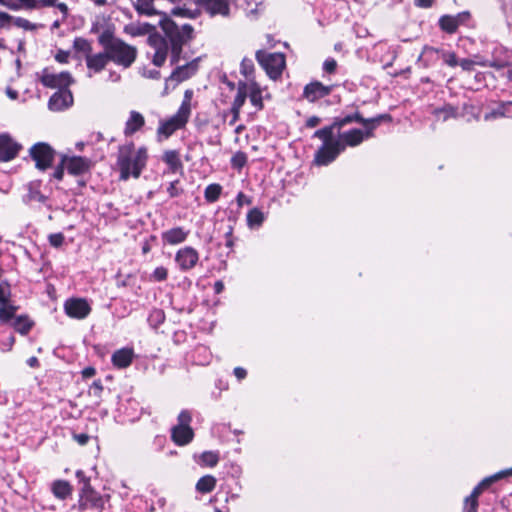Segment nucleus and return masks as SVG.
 I'll use <instances>...</instances> for the list:
<instances>
[{
	"label": "nucleus",
	"mask_w": 512,
	"mask_h": 512,
	"mask_svg": "<svg viewBox=\"0 0 512 512\" xmlns=\"http://www.w3.org/2000/svg\"><path fill=\"white\" fill-rule=\"evenodd\" d=\"M159 26L165 34L164 37L155 31V26L147 22H131L124 26L123 31L131 37L149 35L148 44L154 49L152 62L155 66L161 67L168 55L171 64H177L183 46L193 38L194 29L190 24L178 26L165 13L159 21Z\"/></svg>",
	"instance_id": "f257e3e1"
},
{
	"label": "nucleus",
	"mask_w": 512,
	"mask_h": 512,
	"mask_svg": "<svg viewBox=\"0 0 512 512\" xmlns=\"http://www.w3.org/2000/svg\"><path fill=\"white\" fill-rule=\"evenodd\" d=\"M384 120H391V117L387 114L379 115L367 119V121H365L364 130L357 128L343 132L339 130V132L331 133V137L319 138L322 141V145L315 153V164L318 166H326L333 162L346 147H356L365 139L373 137L374 130Z\"/></svg>",
	"instance_id": "f03ea898"
},
{
	"label": "nucleus",
	"mask_w": 512,
	"mask_h": 512,
	"mask_svg": "<svg viewBox=\"0 0 512 512\" xmlns=\"http://www.w3.org/2000/svg\"><path fill=\"white\" fill-rule=\"evenodd\" d=\"M148 160L147 148L142 146L135 148L131 142L119 148L117 165L120 171V179L128 180L130 177L139 178Z\"/></svg>",
	"instance_id": "7ed1b4c3"
},
{
	"label": "nucleus",
	"mask_w": 512,
	"mask_h": 512,
	"mask_svg": "<svg viewBox=\"0 0 512 512\" xmlns=\"http://www.w3.org/2000/svg\"><path fill=\"white\" fill-rule=\"evenodd\" d=\"M193 92L186 90L183 101L177 112L167 120L160 121L157 129V140L159 142L168 139L174 132L186 126L191 115V99Z\"/></svg>",
	"instance_id": "20e7f679"
},
{
	"label": "nucleus",
	"mask_w": 512,
	"mask_h": 512,
	"mask_svg": "<svg viewBox=\"0 0 512 512\" xmlns=\"http://www.w3.org/2000/svg\"><path fill=\"white\" fill-rule=\"evenodd\" d=\"M107 54L110 61L123 68H129L136 60L137 49L120 40L108 47Z\"/></svg>",
	"instance_id": "39448f33"
},
{
	"label": "nucleus",
	"mask_w": 512,
	"mask_h": 512,
	"mask_svg": "<svg viewBox=\"0 0 512 512\" xmlns=\"http://www.w3.org/2000/svg\"><path fill=\"white\" fill-rule=\"evenodd\" d=\"M192 415L188 410H182L177 417V424L171 429V439L178 446L189 444L194 438L190 424Z\"/></svg>",
	"instance_id": "423d86ee"
},
{
	"label": "nucleus",
	"mask_w": 512,
	"mask_h": 512,
	"mask_svg": "<svg viewBox=\"0 0 512 512\" xmlns=\"http://www.w3.org/2000/svg\"><path fill=\"white\" fill-rule=\"evenodd\" d=\"M256 59L271 79H277L285 68V57L282 53L259 50L256 52Z\"/></svg>",
	"instance_id": "0eeeda50"
},
{
	"label": "nucleus",
	"mask_w": 512,
	"mask_h": 512,
	"mask_svg": "<svg viewBox=\"0 0 512 512\" xmlns=\"http://www.w3.org/2000/svg\"><path fill=\"white\" fill-rule=\"evenodd\" d=\"M106 498L96 491L90 485V482H84V486L79 495V509L100 511L104 507Z\"/></svg>",
	"instance_id": "6e6552de"
},
{
	"label": "nucleus",
	"mask_w": 512,
	"mask_h": 512,
	"mask_svg": "<svg viewBox=\"0 0 512 512\" xmlns=\"http://www.w3.org/2000/svg\"><path fill=\"white\" fill-rule=\"evenodd\" d=\"M365 121H367V119L363 118L359 113L347 115L343 118L335 119L331 125L315 131L313 136L316 138H328L331 137V133L339 132V130L349 123L358 122L365 126Z\"/></svg>",
	"instance_id": "1a4fd4ad"
},
{
	"label": "nucleus",
	"mask_w": 512,
	"mask_h": 512,
	"mask_svg": "<svg viewBox=\"0 0 512 512\" xmlns=\"http://www.w3.org/2000/svg\"><path fill=\"white\" fill-rule=\"evenodd\" d=\"M30 155L39 170H46L53 162L54 150L46 143H37L31 147Z\"/></svg>",
	"instance_id": "9d476101"
},
{
	"label": "nucleus",
	"mask_w": 512,
	"mask_h": 512,
	"mask_svg": "<svg viewBox=\"0 0 512 512\" xmlns=\"http://www.w3.org/2000/svg\"><path fill=\"white\" fill-rule=\"evenodd\" d=\"M41 82L48 88L67 90L68 86L72 83V77L68 72L55 73L46 68L42 71Z\"/></svg>",
	"instance_id": "9b49d317"
},
{
	"label": "nucleus",
	"mask_w": 512,
	"mask_h": 512,
	"mask_svg": "<svg viewBox=\"0 0 512 512\" xmlns=\"http://www.w3.org/2000/svg\"><path fill=\"white\" fill-rule=\"evenodd\" d=\"M199 261L198 251L191 247L185 246L179 249L175 254V262L181 271H189L193 269Z\"/></svg>",
	"instance_id": "f8f14e48"
},
{
	"label": "nucleus",
	"mask_w": 512,
	"mask_h": 512,
	"mask_svg": "<svg viewBox=\"0 0 512 512\" xmlns=\"http://www.w3.org/2000/svg\"><path fill=\"white\" fill-rule=\"evenodd\" d=\"M62 165L65 167L69 174L79 176L90 170L92 162L86 157L63 156Z\"/></svg>",
	"instance_id": "ddd939ff"
},
{
	"label": "nucleus",
	"mask_w": 512,
	"mask_h": 512,
	"mask_svg": "<svg viewBox=\"0 0 512 512\" xmlns=\"http://www.w3.org/2000/svg\"><path fill=\"white\" fill-rule=\"evenodd\" d=\"M65 313L75 319H84L91 312V307L85 299L72 298L64 304Z\"/></svg>",
	"instance_id": "4468645a"
},
{
	"label": "nucleus",
	"mask_w": 512,
	"mask_h": 512,
	"mask_svg": "<svg viewBox=\"0 0 512 512\" xmlns=\"http://www.w3.org/2000/svg\"><path fill=\"white\" fill-rule=\"evenodd\" d=\"M470 18V13L465 11L458 13L455 16L444 15L439 20V25L442 30L447 33L456 32L459 25L464 24Z\"/></svg>",
	"instance_id": "2eb2a0df"
},
{
	"label": "nucleus",
	"mask_w": 512,
	"mask_h": 512,
	"mask_svg": "<svg viewBox=\"0 0 512 512\" xmlns=\"http://www.w3.org/2000/svg\"><path fill=\"white\" fill-rule=\"evenodd\" d=\"M73 103L70 90H58L49 99L48 107L51 111H62Z\"/></svg>",
	"instance_id": "dca6fc26"
},
{
	"label": "nucleus",
	"mask_w": 512,
	"mask_h": 512,
	"mask_svg": "<svg viewBox=\"0 0 512 512\" xmlns=\"http://www.w3.org/2000/svg\"><path fill=\"white\" fill-rule=\"evenodd\" d=\"M199 58L194 59L184 65H180L171 73L169 80L180 83L192 77L198 70Z\"/></svg>",
	"instance_id": "f3484780"
},
{
	"label": "nucleus",
	"mask_w": 512,
	"mask_h": 512,
	"mask_svg": "<svg viewBox=\"0 0 512 512\" xmlns=\"http://www.w3.org/2000/svg\"><path fill=\"white\" fill-rule=\"evenodd\" d=\"M20 145L13 141L8 135L0 136V161L7 162L15 158L19 152Z\"/></svg>",
	"instance_id": "a211bd4d"
},
{
	"label": "nucleus",
	"mask_w": 512,
	"mask_h": 512,
	"mask_svg": "<svg viewBox=\"0 0 512 512\" xmlns=\"http://www.w3.org/2000/svg\"><path fill=\"white\" fill-rule=\"evenodd\" d=\"M331 92V86H325L321 82H311L307 84L304 88L303 96L309 102H315L327 95Z\"/></svg>",
	"instance_id": "6ab92c4d"
},
{
	"label": "nucleus",
	"mask_w": 512,
	"mask_h": 512,
	"mask_svg": "<svg viewBox=\"0 0 512 512\" xmlns=\"http://www.w3.org/2000/svg\"><path fill=\"white\" fill-rule=\"evenodd\" d=\"M189 234V230H185L182 227H173L164 231L161 234V239L164 244L178 245L185 242Z\"/></svg>",
	"instance_id": "aec40b11"
},
{
	"label": "nucleus",
	"mask_w": 512,
	"mask_h": 512,
	"mask_svg": "<svg viewBox=\"0 0 512 512\" xmlns=\"http://www.w3.org/2000/svg\"><path fill=\"white\" fill-rule=\"evenodd\" d=\"M200 5L212 16L214 15H229V2L231 0H199Z\"/></svg>",
	"instance_id": "412c9836"
},
{
	"label": "nucleus",
	"mask_w": 512,
	"mask_h": 512,
	"mask_svg": "<svg viewBox=\"0 0 512 512\" xmlns=\"http://www.w3.org/2000/svg\"><path fill=\"white\" fill-rule=\"evenodd\" d=\"M133 357L134 352L132 349L122 348L113 353L111 360L115 367L123 369L132 363Z\"/></svg>",
	"instance_id": "4be33fe9"
},
{
	"label": "nucleus",
	"mask_w": 512,
	"mask_h": 512,
	"mask_svg": "<svg viewBox=\"0 0 512 512\" xmlns=\"http://www.w3.org/2000/svg\"><path fill=\"white\" fill-rule=\"evenodd\" d=\"M144 124V116L137 111H131L125 124L124 134L126 136H131L139 131L144 126Z\"/></svg>",
	"instance_id": "5701e85b"
},
{
	"label": "nucleus",
	"mask_w": 512,
	"mask_h": 512,
	"mask_svg": "<svg viewBox=\"0 0 512 512\" xmlns=\"http://www.w3.org/2000/svg\"><path fill=\"white\" fill-rule=\"evenodd\" d=\"M109 60L108 54L106 51L103 53H98L94 55H88L86 57V64L88 69L93 70L95 72H100L105 68Z\"/></svg>",
	"instance_id": "b1692460"
},
{
	"label": "nucleus",
	"mask_w": 512,
	"mask_h": 512,
	"mask_svg": "<svg viewBox=\"0 0 512 512\" xmlns=\"http://www.w3.org/2000/svg\"><path fill=\"white\" fill-rule=\"evenodd\" d=\"M262 93L263 90L255 81H248V98L257 110L263 109Z\"/></svg>",
	"instance_id": "393cba45"
},
{
	"label": "nucleus",
	"mask_w": 512,
	"mask_h": 512,
	"mask_svg": "<svg viewBox=\"0 0 512 512\" xmlns=\"http://www.w3.org/2000/svg\"><path fill=\"white\" fill-rule=\"evenodd\" d=\"M248 98V81H240L237 86V93L232 103V110L237 113V110H241L246 99Z\"/></svg>",
	"instance_id": "a878e982"
},
{
	"label": "nucleus",
	"mask_w": 512,
	"mask_h": 512,
	"mask_svg": "<svg viewBox=\"0 0 512 512\" xmlns=\"http://www.w3.org/2000/svg\"><path fill=\"white\" fill-rule=\"evenodd\" d=\"M51 491L60 500H66L72 495L73 488L69 482H52Z\"/></svg>",
	"instance_id": "bb28decb"
},
{
	"label": "nucleus",
	"mask_w": 512,
	"mask_h": 512,
	"mask_svg": "<svg viewBox=\"0 0 512 512\" xmlns=\"http://www.w3.org/2000/svg\"><path fill=\"white\" fill-rule=\"evenodd\" d=\"M162 159L168 165L171 172H177L182 169V162L176 150L165 151Z\"/></svg>",
	"instance_id": "cd10ccee"
},
{
	"label": "nucleus",
	"mask_w": 512,
	"mask_h": 512,
	"mask_svg": "<svg viewBox=\"0 0 512 512\" xmlns=\"http://www.w3.org/2000/svg\"><path fill=\"white\" fill-rule=\"evenodd\" d=\"M155 0H137L135 4V9L139 14L152 16V15H162L155 7Z\"/></svg>",
	"instance_id": "c85d7f7f"
},
{
	"label": "nucleus",
	"mask_w": 512,
	"mask_h": 512,
	"mask_svg": "<svg viewBox=\"0 0 512 512\" xmlns=\"http://www.w3.org/2000/svg\"><path fill=\"white\" fill-rule=\"evenodd\" d=\"M195 461L202 467H214L219 461V453L215 451H205L199 456H195Z\"/></svg>",
	"instance_id": "c756f323"
},
{
	"label": "nucleus",
	"mask_w": 512,
	"mask_h": 512,
	"mask_svg": "<svg viewBox=\"0 0 512 512\" xmlns=\"http://www.w3.org/2000/svg\"><path fill=\"white\" fill-rule=\"evenodd\" d=\"M247 225L250 229H258L265 221L264 213L258 208H252L247 214Z\"/></svg>",
	"instance_id": "7c9ffc66"
},
{
	"label": "nucleus",
	"mask_w": 512,
	"mask_h": 512,
	"mask_svg": "<svg viewBox=\"0 0 512 512\" xmlns=\"http://www.w3.org/2000/svg\"><path fill=\"white\" fill-rule=\"evenodd\" d=\"M12 326L17 332L24 335L30 331L33 322L27 316H18L13 320Z\"/></svg>",
	"instance_id": "2f4dec72"
},
{
	"label": "nucleus",
	"mask_w": 512,
	"mask_h": 512,
	"mask_svg": "<svg viewBox=\"0 0 512 512\" xmlns=\"http://www.w3.org/2000/svg\"><path fill=\"white\" fill-rule=\"evenodd\" d=\"M433 113L437 120L446 121L456 116V109L453 106L445 105L435 109Z\"/></svg>",
	"instance_id": "473e14b6"
},
{
	"label": "nucleus",
	"mask_w": 512,
	"mask_h": 512,
	"mask_svg": "<svg viewBox=\"0 0 512 512\" xmlns=\"http://www.w3.org/2000/svg\"><path fill=\"white\" fill-rule=\"evenodd\" d=\"M73 48L76 52L85 55V57H87L92 50L90 42L81 37L75 38L73 42Z\"/></svg>",
	"instance_id": "72a5a7b5"
},
{
	"label": "nucleus",
	"mask_w": 512,
	"mask_h": 512,
	"mask_svg": "<svg viewBox=\"0 0 512 512\" xmlns=\"http://www.w3.org/2000/svg\"><path fill=\"white\" fill-rule=\"evenodd\" d=\"M16 307L11 305L10 303L1 304L0 305V321L8 322L12 320L15 316Z\"/></svg>",
	"instance_id": "f704fd0d"
},
{
	"label": "nucleus",
	"mask_w": 512,
	"mask_h": 512,
	"mask_svg": "<svg viewBox=\"0 0 512 512\" xmlns=\"http://www.w3.org/2000/svg\"><path fill=\"white\" fill-rule=\"evenodd\" d=\"M221 186L219 184H210L206 187L204 195L208 202H215L221 194Z\"/></svg>",
	"instance_id": "c9c22d12"
},
{
	"label": "nucleus",
	"mask_w": 512,
	"mask_h": 512,
	"mask_svg": "<svg viewBox=\"0 0 512 512\" xmlns=\"http://www.w3.org/2000/svg\"><path fill=\"white\" fill-rule=\"evenodd\" d=\"M510 111L508 110V105L506 103H503L499 109L494 110L490 113H487L484 115V120L488 121L497 117H509Z\"/></svg>",
	"instance_id": "e433bc0d"
},
{
	"label": "nucleus",
	"mask_w": 512,
	"mask_h": 512,
	"mask_svg": "<svg viewBox=\"0 0 512 512\" xmlns=\"http://www.w3.org/2000/svg\"><path fill=\"white\" fill-rule=\"evenodd\" d=\"M247 163V155L244 152H237L231 158V165L235 169H242Z\"/></svg>",
	"instance_id": "4c0bfd02"
},
{
	"label": "nucleus",
	"mask_w": 512,
	"mask_h": 512,
	"mask_svg": "<svg viewBox=\"0 0 512 512\" xmlns=\"http://www.w3.org/2000/svg\"><path fill=\"white\" fill-rule=\"evenodd\" d=\"M11 22H13V24L15 26L22 28L24 30H29V31H33V30L37 29V27H38L37 24L31 23L29 20L22 18V17H16V18L12 17Z\"/></svg>",
	"instance_id": "58836bf2"
},
{
	"label": "nucleus",
	"mask_w": 512,
	"mask_h": 512,
	"mask_svg": "<svg viewBox=\"0 0 512 512\" xmlns=\"http://www.w3.org/2000/svg\"><path fill=\"white\" fill-rule=\"evenodd\" d=\"M121 39H118V38H114L111 34V32L109 31H104L103 33H101V35L99 36V43L103 46L104 48V51H108V47L111 45V44H114L116 41H120Z\"/></svg>",
	"instance_id": "ea45409f"
},
{
	"label": "nucleus",
	"mask_w": 512,
	"mask_h": 512,
	"mask_svg": "<svg viewBox=\"0 0 512 512\" xmlns=\"http://www.w3.org/2000/svg\"><path fill=\"white\" fill-rule=\"evenodd\" d=\"M171 14L176 17H182V18H195L197 16L196 11H192L187 8L182 7H176L173 8L171 11Z\"/></svg>",
	"instance_id": "a19ab883"
},
{
	"label": "nucleus",
	"mask_w": 512,
	"mask_h": 512,
	"mask_svg": "<svg viewBox=\"0 0 512 512\" xmlns=\"http://www.w3.org/2000/svg\"><path fill=\"white\" fill-rule=\"evenodd\" d=\"M10 296V285L7 282L0 283V305L9 303Z\"/></svg>",
	"instance_id": "79ce46f5"
},
{
	"label": "nucleus",
	"mask_w": 512,
	"mask_h": 512,
	"mask_svg": "<svg viewBox=\"0 0 512 512\" xmlns=\"http://www.w3.org/2000/svg\"><path fill=\"white\" fill-rule=\"evenodd\" d=\"M102 391H103V385L100 380H97L92 383V385L89 388L88 393L90 396L94 397L98 402L101 398Z\"/></svg>",
	"instance_id": "37998d69"
},
{
	"label": "nucleus",
	"mask_w": 512,
	"mask_h": 512,
	"mask_svg": "<svg viewBox=\"0 0 512 512\" xmlns=\"http://www.w3.org/2000/svg\"><path fill=\"white\" fill-rule=\"evenodd\" d=\"M240 71L245 76H250L254 71V63L249 58H244L240 65Z\"/></svg>",
	"instance_id": "c03bdc74"
},
{
	"label": "nucleus",
	"mask_w": 512,
	"mask_h": 512,
	"mask_svg": "<svg viewBox=\"0 0 512 512\" xmlns=\"http://www.w3.org/2000/svg\"><path fill=\"white\" fill-rule=\"evenodd\" d=\"M12 3L17 6V10L21 8L35 9L38 7V0H12Z\"/></svg>",
	"instance_id": "a18cd8bd"
},
{
	"label": "nucleus",
	"mask_w": 512,
	"mask_h": 512,
	"mask_svg": "<svg viewBox=\"0 0 512 512\" xmlns=\"http://www.w3.org/2000/svg\"><path fill=\"white\" fill-rule=\"evenodd\" d=\"M478 507V499L471 498V496H467L464 502V511L465 512H476Z\"/></svg>",
	"instance_id": "49530a36"
},
{
	"label": "nucleus",
	"mask_w": 512,
	"mask_h": 512,
	"mask_svg": "<svg viewBox=\"0 0 512 512\" xmlns=\"http://www.w3.org/2000/svg\"><path fill=\"white\" fill-rule=\"evenodd\" d=\"M512 478V468L501 470L494 475L485 477L483 480H501L503 478Z\"/></svg>",
	"instance_id": "de8ad7c7"
},
{
	"label": "nucleus",
	"mask_w": 512,
	"mask_h": 512,
	"mask_svg": "<svg viewBox=\"0 0 512 512\" xmlns=\"http://www.w3.org/2000/svg\"><path fill=\"white\" fill-rule=\"evenodd\" d=\"M165 316L161 310H155L150 314L149 320L153 323L154 327L164 322Z\"/></svg>",
	"instance_id": "09e8293b"
},
{
	"label": "nucleus",
	"mask_w": 512,
	"mask_h": 512,
	"mask_svg": "<svg viewBox=\"0 0 512 512\" xmlns=\"http://www.w3.org/2000/svg\"><path fill=\"white\" fill-rule=\"evenodd\" d=\"M64 235L62 233H54L49 235V243L53 247H60L64 242Z\"/></svg>",
	"instance_id": "8fccbe9b"
},
{
	"label": "nucleus",
	"mask_w": 512,
	"mask_h": 512,
	"mask_svg": "<svg viewBox=\"0 0 512 512\" xmlns=\"http://www.w3.org/2000/svg\"><path fill=\"white\" fill-rule=\"evenodd\" d=\"M167 276L168 271L163 266L157 267L152 274L153 279L156 281H164L166 280Z\"/></svg>",
	"instance_id": "3c124183"
},
{
	"label": "nucleus",
	"mask_w": 512,
	"mask_h": 512,
	"mask_svg": "<svg viewBox=\"0 0 512 512\" xmlns=\"http://www.w3.org/2000/svg\"><path fill=\"white\" fill-rule=\"evenodd\" d=\"M215 488V482H197L196 490L201 493H209Z\"/></svg>",
	"instance_id": "603ef678"
},
{
	"label": "nucleus",
	"mask_w": 512,
	"mask_h": 512,
	"mask_svg": "<svg viewBox=\"0 0 512 512\" xmlns=\"http://www.w3.org/2000/svg\"><path fill=\"white\" fill-rule=\"evenodd\" d=\"M492 482H479L477 486L474 487L473 491L471 492L470 496L471 498H477L482 494V492L489 487V485Z\"/></svg>",
	"instance_id": "864d4df0"
},
{
	"label": "nucleus",
	"mask_w": 512,
	"mask_h": 512,
	"mask_svg": "<svg viewBox=\"0 0 512 512\" xmlns=\"http://www.w3.org/2000/svg\"><path fill=\"white\" fill-rule=\"evenodd\" d=\"M178 181H172L170 182L168 188H167V192L169 194L170 197H177L178 195L181 194L182 190L178 188Z\"/></svg>",
	"instance_id": "5fc2aeb1"
},
{
	"label": "nucleus",
	"mask_w": 512,
	"mask_h": 512,
	"mask_svg": "<svg viewBox=\"0 0 512 512\" xmlns=\"http://www.w3.org/2000/svg\"><path fill=\"white\" fill-rule=\"evenodd\" d=\"M236 201L239 208L243 205H250L252 203L251 198L246 196L243 192H239L237 194Z\"/></svg>",
	"instance_id": "6e6d98bb"
},
{
	"label": "nucleus",
	"mask_w": 512,
	"mask_h": 512,
	"mask_svg": "<svg viewBox=\"0 0 512 512\" xmlns=\"http://www.w3.org/2000/svg\"><path fill=\"white\" fill-rule=\"evenodd\" d=\"M443 59L445 63L451 67H455L458 65V61L454 53L443 54Z\"/></svg>",
	"instance_id": "4d7b16f0"
},
{
	"label": "nucleus",
	"mask_w": 512,
	"mask_h": 512,
	"mask_svg": "<svg viewBox=\"0 0 512 512\" xmlns=\"http://www.w3.org/2000/svg\"><path fill=\"white\" fill-rule=\"evenodd\" d=\"M336 67L337 62L332 58L325 60L323 64V69L328 73H333L336 70Z\"/></svg>",
	"instance_id": "13d9d810"
},
{
	"label": "nucleus",
	"mask_w": 512,
	"mask_h": 512,
	"mask_svg": "<svg viewBox=\"0 0 512 512\" xmlns=\"http://www.w3.org/2000/svg\"><path fill=\"white\" fill-rule=\"evenodd\" d=\"M264 0H246L247 10L249 13L257 12V7L263 3Z\"/></svg>",
	"instance_id": "bf43d9fd"
},
{
	"label": "nucleus",
	"mask_w": 512,
	"mask_h": 512,
	"mask_svg": "<svg viewBox=\"0 0 512 512\" xmlns=\"http://www.w3.org/2000/svg\"><path fill=\"white\" fill-rule=\"evenodd\" d=\"M475 64L476 62L470 59H462L458 62V65H460L461 68L466 71H471Z\"/></svg>",
	"instance_id": "052dcab7"
},
{
	"label": "nucleus",
	"mask_w": 512,
	"mask_h": 512,
	"mask_svg": "<svg viewBox=\"0 0 512 512\" xmlns=\"http://www.w3.org/2000/svg\"><path fill=\"white\" fill-rule=\"evenodd\" d=\"M11 19H12L11 15L0 11V27L1 28L9 26L11 23Z\"/></svg>",
	"instance_id": "680f3d73"
},
{
	"label": "nucleus",
	"mask_w": 512,
	"mask_h": 512,
	"mask_svg": "<svg viewBox=\"0 0 512 512\" xmlns=\"http://www.w3.org/2000/svg\"><path fill=\"white\" fill-rule=\"evenodd\" d=\"M73 438L74 440L80 444V445H85L88 443L89 441V435L85 434V433H81V434H74L73 435Z\"/></svg>",
	"instance_id": "e2e57ef3"
},
{
	"label": "nucleus",
	"mask_w": 512,
	"mask_h": 512,
	"mask_svg": "<svg viewBox=\"0 0 512 512\" xmlns=\"http://www.w3.org/2000/svg\"><path fill=\"white\" fill-rule=\"evenodd\" d=\"M234 375H235V377H236L238 380H243V379L246 377L247 372H246V370H245L244 368H242V367H236V368L234 369Z\"/></svg>",
	"instance_id": "0e129e2a"
},
{
	"label": "nucleus",
	"mask_w": 512,
	"mask_h": 512,
	"mask_svg": "<svg viewBox=\"0 0 512 512\" xmlns=\"http://www.w3.org/2000/svg\"><path fill=\"white\" fill-rule=\"evenodd\" d=\"M64 169H65V167H64L62 164H61V165H59V166L55 169V171H54V173H53V177H54L55 179L59 180V181H60V180H62L63 175H64Z\"/></svg>",
	"instance_id": "69168bd1"
},
{
	"label": "nucleus",
	"mask_w": 512,
	"mask_h": 512,
	"mask_svg": "<svg viewBox=\"0 0 512 512\" xmlns=\"http://www.w3.org/2000/svg\"><path fill=\"white\" fill-rule=\"evenodd\" d=\"M68 53L67 52H64V51H59L56 56H55V59L60 62V63H66L67 60H68Z\"/></svg>",
	"instance_id": "338daca9"
},
{
	"label": "nucleus",
	"mask_w": 512,
	"mask_h": 512,
	"mask_svg": "<svg viewBox=\"0 0 512 512\" xmlns=\"http://www.w3.org/2000/svg\"><path fill=\"white\" fill-rule=\"evenodd\" d=\"M319 123H320V118L317 116H312L307 120L306 126L309 128H313V127L317 126Z\"/></svg>",
	"instance_id": "774afa93"
}]
</instances>
